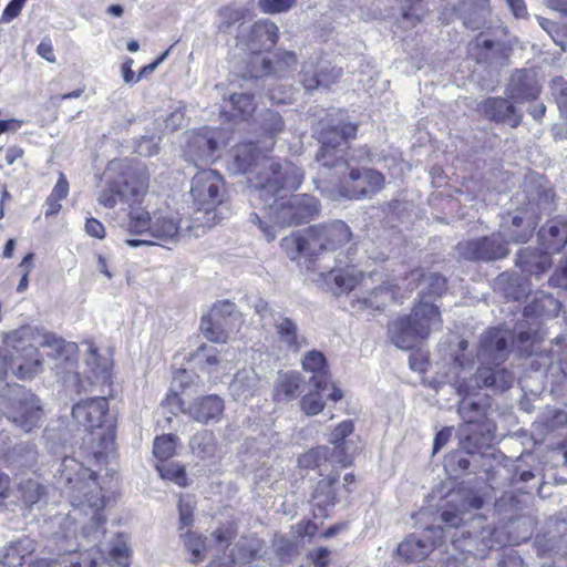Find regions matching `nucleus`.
Listing matches in <instances>:
<instances>
[{"instance_id":"obj_1","label":"nucleus","mask_w":567,"mask_h":567,"mask_svg":"<svg viewBox=\"0 0 567 567\" xmlns=\"http://www.w3.org/2000/svg\"><path fill=\"white\" fill-rule=\"evenodd\" d=\"M319 142L316 155L319 176L315 179L318 188L327 189L326 182L336 186L340 197L359 199L371 197L384 186V176L372 168L359 167L369 161L365 147L349 150L348 140L355 136L357 125L346 122L341 112H333L320 122Z\"/></svg>"},{"instance_id":"obj_2","label":"nucleus","mask_w":567,"mask_h":567,"mask_svg":"<svg viewBox=\"0 0 567 567\" xmlns=\"http://www.w3.org/2000/svg\"><path fill=\"white\" fill-rule=\"evenodd\" d=\"M58 484L63 493H66L74 507L72 514L64 518L65 528L63 532L55 533L52 540L56 545V551L60 559H41L37 563L38 567H97L103 557L100 550L92 549L91 553L76 555V525L75 515L78 508L89 506L92 511L93 527H83L85 536H92L97 540L103 534L100 530L105 524V517L102 514L104 507V497L96 482V473L73 457H64L58 470Z\"/></svg>"},{"instance_id":"obj_3","label":"nucleus","mask_w":567,"mask_h":567,"mask_svg":"<svg viewBox=\"0 0 567 567\" xmlns=\"http://www.w3.org/2000/svg\"><path fill=\"white\" fill-rule=\"evenodd\" d=\"M554 194L535 175L525 179L523 189L513 197L515 209L502 216L497 234L462 241L458 255L467 260L493 261L505 258L508 243H526L533 235L543 213L551 209Z\"/></svg>"},{"instance_id":"obj_4","label":"nucleus","mask_w":567,"mask_h":567,"mask_svg":"<svg viewBox=\"0 0 567 567\" xmlns=\"http://www.w3.org/2000/svg\"><path fill=\"white\" fill-rule=\"evenodd\" d=\"M303 178L298 166L291 162H266L250 194V203L266 210L276 225L286 227L308 223L320 214L318 199L308 194L289 196Z\"/></svg>"},{"instance_id":"obj_5","label":"nucleus","mask_w":567,"mask_h":567,"mask_svg":"<svg viewBox=\"0 0 567 567\" xmlns=\"http://www.w3.org/2000/svg\"><path fill=\"white\" fill-rule=\"evenodd\" d=\"M540 321L530 318L519 320L514 328V336L501 329H489L481 338L477 359L481 367L474 377L476 388H494L505 391L512 386L513 375L499 365L509 353L508 341L523 355H532L540 341Z\"/></svg>"},{"instance_id":"obj_6","label":"nucleus","mask_w":567,"mask_h":567,"mask_svg":"<svg viewBox=\"0 0 567 567\" xmlns=\"http://www.w3.org/2000/svg\"><path fill=\"white\" fill-rule=\"evenodd\" d=\"M6 342L17 352L23 353L25 362H12L14 375L19 379L33 378L41 371L42 359L38 347L50 349L48 354L55 360L61 361L63 365L62 368L58 364L55 365L58 373H70L75 370L78 344L74 342H66L54 333L44 332L37 328L24 326L6 334Z\"/></svg>"},{"instance_id":"obj_7","label":"nucleus","mask_w":567,"mask_h":567,"mask_svg":"<svg viewBox=\"0 0 567 567\" xmlns=\"http://www.w3.org/2000/svg\"><path fill=\"white\" fill-rule=\"evenodd\" d=\"M351 237L350 227L337 219L293 231L281 239L280 246L290 260L301 256L313 259L343 247Z\"/></svg>"},{"instance_id":"obj_8","label":"nucleus","mask_w":567,"mask_h":567,"mask_svg":"<svg viewBox=\"0 0 567 567\" xmlns=\"http://www.w3.org/2000/svg\"><path fill=\"white\" fill-rule=\"evenodd\" d=\"M107 411L109 403L101 396L81 401L72 408V416L87 432L83 446L96 464L105 463L113 452L115 426L107 417Z\"/></svg>"},{"instance_id":"obj_9","label":"nucleus","mask_w":567,"mask_h":567,"mask_svg":"<svg viewBox=\"0 0 567 567\" xmlns=\"http://www.w3.org/2000/svg\"><path fill=\"white\" fill-rule=\"evenodd\" d=\"M442 324L439 307L422 300L413 307L410 315L390 322L389 336L395 347L410 350L432 332L439 331Z\"/></svg>"},{"instance_id":"obj_10","label":"nucleus","mask_w":567,"mask_h":567,"mask_svg":"<svg viewBox=\"0 0 567 567\" xmlns=\"http://www.w3.org/2000/svg\"><path fill=\"white\" fill-rule=\"evenodd\" d=\"M4 414L10 422L25 433L40 426L42 408L40 400L25 388L14 384L8 388V395L1 396Z\"/></svg>"},{"instance_id":"obj_11","label":"nucleus","mask_w":567,"mask_h":567,"mask_svg":"<svg viewBox=\"0 0 567 567\" xmlns=\"http://www.w3.org/2000/svg\"><path fill=\"white\" fill-rule=\"evenodd\" d=\"M190 195L199 210L210 214L225 198L223 176L214 169H203L192 178Z\"/></svg>"},{"instance_id":"obj_12","label":"nucleus","mask_w":567,"mask_h":567,"mask_svg":"<svg viewBox=\"0 0 567 567\" xmlns=\"http://www.w3.org/2000/svg\"><path fill=\"white\" fill-rule=\"evenodd\" d=\"M264 152L262 145L258 147L255 143H240L234 146L229 152L227 168L233 174H251L249 181V195L254 188V182L257 181L260 172L264 171L266 162H276L268 158Z\"/></svg>"},{"instance_id":"obj_13","label":"nucleus","mask_w":567,"mask_h":567,"mask_svg":"<svg viewBox=\"0 0 567 567\" xmlns=\"http://www.w3.org/2000/svg\"><path fill=\"white\" fill-rule=\"evenodd\" d=\"M236 535V529L231 525H227L214 530L208 544L202 535L192 530H186L181 534V539L185 549L192 554L190 561L197 564L205 558L208 548L215 547L217 550L225 549L230 545Z\"/></svg>"},{"instance_id":"obj_14","label":"nucleus","mask_w":567,"mask_h":567,"mask_svg":"<svg viewBox=\"0 0 567 567\" xmlns=\"http://www.w3.org/2000/svg\"><path fill=\"white\" fill-rule=\"evenodd\" d=\"M443 537L442 527H427L420 536L415 534L408 536L399 544L396 553L406 563L421 561L441 544Z\"/></svg>"},{"instance_id":"obj_15","label":"nucleus","mask_w":567,"mask_h":567,"mask_svg":"<svg viewBox=\"0 0 567 567\" xmlns=\"http://www.w3.org/2000/svg\"><path fill=\"white\" fill-rule=\"evenodd\" d=\"M121 177L116 179L120 200L137 203L148 188V173L144 166L121 165Z\"/></svg>"},{"instance_id":"obj_16","label":"nucleus","mask_w":567,"mask_h":567,"mask_svg":"<svg viewBox=\"0 0 567 567\" xmlns=\"http://www.w3.org/2000/svg\"><path fill=\"white\" fill-rule=\"evenodd\" d=\"M297 64V58L293 52H281L275 55V60L267 59L260 55H254L250 61L251 70L249 76L252 79H259L275 74L279 78H284Z\"/></svg>"},{"instance_id":"obj_17","label":"nucleus","mask_w":567,"mask_h":567,"mask_svg":"<svg viewBox=\"0 0 567 567\" xmlns=\"http://www.w3.org/2000/svg\"><path fill=\"white\" fill-rule=\"evenodd\" d=\"M539 93L540 86L532 70H516L506 87L507 96L517 103L536 100Z\"/></svg>"},{"instance_id":"obj_18","label":"nucleus","mask_w":567,"mask_h":567,"mask_svg":"<svg viewBox=\"0 0 567 567\" xmlns=\"http://www.w3.org/2000/svg\"><path fill=\"white\" fill-rule=\"evenodd\" d=\"M224 410V400L216 394H209L194 399L184 413L200 424H209L219 422Z\"/></svg>"},{"instance_id":"obj_19","label":"nucleus","mask_w":567,"mask_h":567,"mask_svg":"<svg viewBox=\"0 0 567 567\" xmlns=\"http://www.w3.org/2000/svg\"><path fill=\"white\" fill-rule=\"evenodd\" d=\"M478 111L488 120L506 123L517 127L523 118L522 113L504 97H488L478 104Z\"/></svg>"},{"instance_id":"obj_20","label":"nucleus","mask_w":567,"mask_h":567,"mask_svg":"<svg viewBox=\"0 0 567 567\" xmlns=\"http://www.w3.org/2000/svg\"><path fill=\"white\" fill-rule=\"evenodd\" d=\"M278 39V28L269 20L255 22L249 27L247 47L254 53L271 49Z\"/></svg>"},{"instance_id":"obj_21","label":"nucleus","mask_w":567,"mask_h":567,"mask_svg":"<svg viewBox=\"0 0 567 567\" xmlns=\"http://www.w3.org/2000/svg\"><path fill=\"white\" fill-rule=\"evenodd\" d=\"M338 481V474H329L318 482L312 495L313 512L317 517H326L328 511L337 503L336 484Z\"/></svg>"},{"instance_id":"obj_22","label":"nucleus","mask_w":567,"mask_h":567,"mask_svg":"<svg viewBox=\"0 0 567 567\" xmlns=\"http://www.w3.org/2000/svg\"><path fill=\"white\" fill-rule=\"evenodd\" d=\"M539 245L549 255L560 251L567 243V223L561 219H551L538 231Z\"/></svg>"},{"instance_id":"obj_23","label":"nucleus","mask_w":567,"mask_h":567,"mask_svg":"<svg viewBox=\"0 0 567 567\" xmlns=\"http://www.w3.org/2000/svg\"><path fill=\"white\" fill-rule=\"evenodd\" d=\"M302 369L311 373L310 384L317 390H327L330 384V375L327 361L322 352L311 350L307 352L301 361Z\"/></svg>"},{"instance_id":"obj_24","label":"nucleus","mask_w":567,"mask_h":567,"mask_svg":"<svg viewBox=\"0 0 567 567\" xmlns=\"http://www.w3.org/2000/svg\"><path fill=\"white\" fill-rule=\"evenodd\" d=\"M258 125L261 137L258 143L262 144L266 152H269L272 150L276 138L285 131L284 117L276 111L266 110L259 115Z\"/></svg>"},{"instance_id":"obj_25","label":"nucleus","mask_w":567,"mask_h":567,"mask_svg":"<svg viewBox=\"0 0 567 567\" xmlns=\"http://www.w3.org/2000/svg\"><path fill=\"white\" fill-rule=\"evenodd\" d=\"M303 383V377L297 371L279 372L274 386L275 401L295 400L302 392Z\"/></svg>"},{"instance_id":"obj_26","label":"nucleus","mask_w":567,"mask_h":567,"mask_svg":"<svg viewBox=\"0 0 567 567\" xmlns=\"http://www.w3.org/2000/svg\"><path fill=\"white\" fill-rule=\"evenodd\" d=\"M262 542L255 537L240 538L230 550L237 567H252V563L262 556Z\"/></svg>"},{"instance_id":"obj_27","label":"nucleus","mask_w":567,"mask_h":567,"mask_svg":"<svg viewBox=\"0 0 567 567\" xmlns=\"http://www.w3.org/2000/svg\"><path fill=\"white\" fill-rule=\"evenodd\" d=\"M401 287L399 284L384 282L373 288L367 296L358 298L359 308L383 309L388 303L398 300Z\"/></svg>"},{"instance_id":"obj_28","label":"nucleus","mask_w":567,"mask_h":567,"mask_svg":"<svg viewBox=\"0 0 567 567\" xmlns=\"http://www.w3.org/2000/svg\"><path fill=\"white\" fill-rule=\"evenodd\" d=\"M274 326L281 343L292 352H299L307 346V339L299 333L297 323L288 317L275 319Z\"/></svg>"},{"instance_id":"obj_29","label":"nucleus","mask_w":567,"mask_h":567,"mask_svg":"<svg viewBox=\"0 0 567 567\" xmlns=\"http://www.w3.org/2000/svg\"><path fill=\"white\" fill-rule=\"evenodd\" d=\"M516 265L525 272L540 275L551 266V259L543 248L542 250L525 248L519 250Z\"/></svg>"},{"instance_id":"obj_30","label":"nucleus","mask_w":567,"mask_h":567,"mask_svg":"<svg viewBox=\"0 0 567 567\" xmlns=\"http://www.w3.org/2000/svg\"><path fill=\"white\" fill-rule=\"evenodd\" d=\"M561 308L558 299L545 292H539L533 301L524 308L523 317L540 321L542 318L556 317Z\"/></svg>"},{"instance_id":"obj_31","label":"nucleus","mask_w":567,"mask_h":567,"mask_svg":"<svg viewBox=\"0 0 567 567\" xmlns=\"http://www.w3.org/2000/svg\"><path fill=\"white\" fill-rule=\"evenodd\" d=\"M148 237L158 241H176L179 237V220L172 214H155Z\"/></svg>"},{"instance_id":"obj_32","label":"nucleus","mask_w":567,"mask_h":567,"mask_svg":"<svg viewBox=\"0 0 567 567\" xmlns=\"http://www.w3.org/2000/svg\"><path fill=\"white\" fill-rule=\"evenodd\" d=\"M35 550L34 542L28 537L10 543L0 556V563L8 567H20L25 558Z\"/></svg>"},{"instance_id":"obj_33","label":"nucleus","mask_w":567,"mask_h":567,"mask_svg":"<svg viewBox=\"0 0 567 567\" xmlns=\"http://www.w3.org/2000/svg\"><path fill=\"white\" fill-rule=\"evenodd\" d=\"M190 452L200 460L214 458L218 443L215 434L209 430H202L195 433L189 440Z\"/></svg>"},{"instance_id":"obj_34","label":"nucleus","mask_w":567,"mask_h":567,"mask_svg":"<svg viewBox=\"0 0 567 567\" xmlns=\"http://www.w3.org/2000/svg\"><path fill=\"white\" fill-rule=\"evenodd\" d=\"M458 393L464 395L458 404V414L467 424L477 423L485 415V408L471 400L472 389L467 384H460Z\"/></svg>"},{"instance_id":"obj_35","label":"nucleus","mask_w":567,"mask_h":567,"mask_svg":"<svg viewBox=\"0 0 567 567\" xmlns=\"http://www.w3.org/2000/svg\"><path fill=\"white\" fill-rule=\"evenodd\" d=\"M258 377L252 370H241L236 373L229 384V390L235 399H247L252 395L258 386Z\"/></svg>"},{"instance_id":"obj_36","label":"nucleus","mask_w":567,"mask_h":567,"mask_svg":"<svg viewBox=\"0 0 567 567\" xmlns=\"http://www.w3.org/2000/svg\"><path fill=\"white\" fill-rule=\"evenodd\" d=\"M362 279V274L354 268L331 270L326 276V281L333 280L336 284V293L350 292Z\"/></svg>"},{"instance_id":"obj_37","label":"nucleus","mask_w":567,"mask_h":567,"mask_svg":"<svg viewBox=\"0 0 567 567\" xmlns=\"http://www.w3.org/2000/svg\"><path fill=\"white\" fill-rule=\"evenodd\" d=\"M489 17V1L475 0L463 16L464 24L471 30H481L487 25Z\"/></svg>"},{"instance_id":"obj_38","label":"nucleus","mask_w":567,"mask_h":567,"mask_svg":"<svg viewBox=\"0 0 567 567\" xmlns=\"http://www.w3.org/2000/svg\"><path fill=\"white\" fill-rule=\"evenodd\" d=\"M520 280V277L516 275L503 272L496 277L494 287L495 290L502 291L507 299L519 300L526 293Z\"/></svg>"},{"instance_id":"obj_39","label":"nucleus","mask_w":567,"mask_h":567,"mask_svg":"<svg viewBox=\"0 0 567 567\" xmlns=\"http://www.w3.org/2000/svg\"><path fill=\"white\" fill-rule=\"evenodd\" d=\"M189 363L194 369L203 372H212L218 364L217 350L214 347L203 344L189 357Z\"/></svg>"},{"instance_id":"obj_40","label":"nucleus","mask_w":567,"mask_h":567,"mask_svg":"<svg viewBox=\"0 0 567 567\" xmlns=\"http://www.w3.org/2000/svg\"><path fill=\"white\" fill-rule=\"evenodd\" d=\"M410 278L413 280L421 278L422 292L427 296H442L446 290V279L440 274L433 272L423 276L419 270H413Z\"/></svg>"},{"instance_id":"obj_41","label":"nucleus","mask_w":567,"mask_h":567,"mask_svg":"<svg viewBox=\"0 0 567 567\" xmlns=\"http://www.w3.org/2000/svg\"><path fill=\"white\" fill-rule=\"evenodd\" d=\"M189 153L198 159L208 161L213 157L217 143L204 134H193L189 138Z\"/></svg>"},{"instance_id":"obj_42","label":"nucleus","mask_w":567,"mask_h":567,"mask_svg":"<svg viewBox=\"0 0 567 567\" xmlns=\"http://www.w3.org/2000/svg\"><path fill=\"white\" fill-rule=\"evenodd\" d=\"M200 329L204 336L213 342L225 343L229 337L223 321L209 316L203 317Z\"/></svg>"},{"instance_id":"obj_43","label":"nucleus","mask_w":567,"mask_h":567,"mask_svg":"<svg viewBox=\"0 0 567 567\" xmlns=\"http://www.w3.org/2000/svg\"><path fill=\"white\" fill-rule=\"evenodd\" d=\"M229 103L234 111L231 114L233 117L246 118L256 110L254 96L248 93H231L229 96Z\"/></svg>"},{"instance_id":"obj_44","label":"nucleus","mask_w":567,"mask_h":567,"mask_svg":"<svg viewBox=\"0 0 567 567\" xmlns=\"http://www.w3.org/2000/svg\"><path fill=\"white\" fill-rule=\"evenodd\" d=\"M330 460L328 446L313 447L298 457V464L303 468H319Z\"/></svg>"},{"instance_id":"obj_45","label":"nucleus","mask_w":567,"mask_h":567,"mask_svg":"<svg viewBox=\"0 0 567 567\" xmlns=\"http://www.w3.org/2000/svg\"><path fill=\"white\" fill-rule=\"evenodd\" d=\"M152 219L150 213L143 209H132L128 215L127 229L135 235L150 236Z\"/></svg>"},{"instance_id":"obj_46","label":"nucleus","mask_w":567,"mask_h":567,"mask_svg":"<svg viewBox=\"0 0 567 567\" xmlns=\"http://www.w3.org/2000/svg\"><path fill=\"white\" fill-rule=\"evenodd\" d=\"M550 354L556 357V361H551L549 370L554 374L556 371L561 374V380L567 379V340L565 338H556L555 348L550 349Z\"/></svg>"},{"instance_id":"obj_47","label":"nucleus","mask_w":567,"mask_h":567,"mask_svg":"<svg viewBox=\"0 0 567 567\" xmlns=\"http://www.w3.org/2000/svg\"><path fill=\"white\" fill-rule=\"evenodd\" d=\"M19 492L28 505L38 503L45 494V488L38 481L28 478L19 483Z\"/></svg>"},{"instance_id":"obj_48","label":"nucleus","mask_w":567,"mask_h":567,"mask_svg":"<svg viewBox=\"0 0 567 567\" xmlns=\"http://www.w3.org/2000/svg\"><path fill=\"white\" fill-rule=\"evenodd\" d=\"M178 437L173 434L162 435L155 439L153 454L159 461H166L175 454Z\"/></svg>"},{"instance_id":"obj_49","label":"nucleus","mask_w":567,"mask_h":567,"mask_svg":"<svg viewBox=\"0 0 567 567\" xmlns=\"http://www.w3.org/2000/svg\"><path fill=\"white\" fill-rule=\"evenodd\" d=\"M156 468L162 478L174 482L181 487L187 485V477L185 467L177 463H162L157 464Z\"/></svg>"},{"instance_id":"obj_50","label":"nucleus","mask_w":567,"mask_h":567,"mask_svg":"<svg viewBox=\"0 0 567 567\" xmlns=\"http://www.w3.org/2000/svg\"><path fill=\"white\" fill-rule=\"evenodd\" d=\"M319 60L309 59L302 64L301 71L299 73L300 83L307 91H312L319 87V71H318Z\"/></svg>"},{"instance_id":"obj_51","label":"nucleus","mask_w":567,"mask_h":567,"mask_svg":"<svg viewBox=\"0 0 567 567\" xmlns=\"http://www.w3.org/2000/svg\"><path fill=\"white\" fill-rule=\"evenodd\" d=\"M195 501L192 496H182L178 501V529L189 528L194 523Z\"/></svg>"},{"instance_id":"obj_52","label":"nucleus","mask_w":567,"mask_h":567,"mask_svg":"<svg viewBox=\"0 0 567 567\" xmlns=\"http://www.w3.org/2000/svg\"><path fill=\"white\" fill-rule=\"evenodd\" d=\"M321 390L311 391L300 400V409L307 415H317L324 409V401L319 393Z\"/></svg>"},{"instance_id":"obj_53","label":"nucleus","mask_w":567,"mask_h":567,"mask_svg":"<svg viewBox=\"0 0 567 567\" xmlns=\"http://www.w3.org/2000/svg\"><path fill=\"white\" fill-rule=\"evenodd\" d=\"M6 348L3 352H0V382L4 380L8 370L10 369L14 374L12 362H25L23 353L17 352L12 347H9L4 341Z\"/></svg>"},{"instance_id":"obj_54","label":"nucleus","mask_w":567,"mask_h":567,"mask_svg":"<svg viewBox=\"0 0 567 567\" xmlns=\"http://www.w3.org/2000/svg\"><path fill=\"white\" fill-rule=\"evenodd\" d=\"M353 432V423L350 420L342 421L329 436V442L334 445V451H344L347 442L346 439Z\"/></svg>"},{"instance_id":"obj_55","label":"nucleus","mask_w":567,"mask_h":567,"mask_svg":"<svg viewBox=\"0 0 567 567\" xmlns=\"http://www.w3.org/2000/svg\"><path fill=\"white\" fill-rule=\"evenodd\" d=\"M318 71H319V79H318L319 86H324V87H328L331 84L336 83L342 74L341 69L332 66L327 61H319Z\"/></svg>"},{"instance_id":"obj_56","label":"nucleus","mask_w":567,"mask_h":567,"mask_svg":"<svg viewBox=\"0 0 567 567\" xmlns=\"http://www.w3.org/2000/svg\"><path fill=\"white\" fill-rule=\"evenodd\" d=\"M87 347V358H86V364L91 367L92 371L95 373H106L109 362L106 359H101V357L97 353V348L94 347V344L90 341L85 342Z\"/></svg>"},{"instance_id":"obj_57","label":"nucleus","mask_w":567,"mask_h":567,"mask_svg":"<svg viewBox=\"0 0 567 567\" xmlns=\"http://www.w3.org/2000/svg\"><path fill=\"white\" fill-rule=\"evenodd\" d=\"M550 90L559 110L564 111L567 107V80L560 76L553 79Z\"/></svg>"},{"instance_id":"obj_58","label":"nucleus","mask_w":567,"mask_h":567,"mask_svg":"<svg viewBox=\"0 0 567 567\" xmlns=\"http://www.w3.org/2000/svg\"><path fill=\"white\" fill-rule=\"evenodd\" d=\"M120 199L118 185L113 181L99 196V203L106 208H113Z\"/></svg>"},{"instance_id":"obj_59","label":"nucleus","mask_w":567,"mask_h":567,"mask_svg":"<svg viewBox=\"0 0 567 567\" xmlns=\"http://www.w3.org/2000/svg\"><path fill=\"white\" fill-rule=\"evenodd\" d=\"M295 0H259V6L264 12L277 13L288 10Z\"/></svg>"},{"instance_id":"obj_60","label":"nucleus","mask_w":567,"mask_h":567,"mask_svg":"<svg viewBox=\"0 0 567 567\" xmlns=\"http://www.w3.org/2000/svg\"><path fill=\"white\" fill-rule=\"evenodd\" d=\"M549 284L554 287H567V255L559 261Z\"/></svg>"},{"instance_id":"obj_61","label":"nucleus","mask_w":567,"mask_h":567,"mask_svg":"<svg viewBox=\"0 0 567 567\" xmlns=\"http://www.w3.org/2000/svg\"><path fill=\"white\" fill-rule=\"evenodd\" d=\"M292 89L291 86H282L279 90L277 89H269L268 90V96L269 100L274 104H285L292 100Z\"/></svg>"},{"instance_id":"obj_62","label":"nucleus","mask_w":567,"mask_h":567,"mask_svg":"<svg viewBox=\"0 0 567 567\" xmlns=\"http://www.w3.org/2000/svg\"><path fill=\"white\" fill-rule=\"evenodd\" d=\"M25 2L27 0H11L2 12L1 21L8 23L16 19L20 14Z\"/></svg>"},{"instance_id":"obj_63","label":"nucleus","mask_w":567,"mask_h":567,"mask_svg":"<svg viewBox=\"0 0 567 567\" xmlns=\"http://www.w3.org/2000/svg\"><path fill=\"white\" fill-rule=\"evenodd\" d=\"M235 311V305L230 301H223L215 305L209 313V317L220 319L221 321L226 316H231Z\"/></svg>"},{"instance_id":"obj_64","label":"nucleus","mask_w":567,"mask_h":567,"mask_svg":"<svg viewBox=\"0 0 567 567\" xmlns=\"http://www.w3.org/2000/svg\"><path fill=\"white\" fill-rule=\"evenodd\" d=\"M330 551L327 548L320 547L309 554L315 567H327L329 564Z\"/></svg>"}]
</instances>
